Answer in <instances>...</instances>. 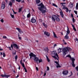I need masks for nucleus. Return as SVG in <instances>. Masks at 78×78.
Returning a JSON list of instances; mask_svg holds the SVG:
<instances>
[{
    "label": "nucleus",
    "instance_id": "1",
    "mask_svg": "<svg viewBox=\"0 0 78 78\" xmlns=\"http://www.w3.org/2000/svg\"><path fill=\"white\" fill-rule=\"evenodd\" d=\"M52 55H54L55 56H56L57 57H56V56H52L53 58H55V60H57V61H55V63L56 64V66L57 68H58V67H61V66L59 65V63L58 62H59V57H58V54L56 53V51H53L52 52Z\"/></svg>",
    "mask_w": 78,
    "mask_h": 78
},
{
    "label": "nucleus",
    "instance_id": "2",
    "mask_svg": "<svg viewBox=\"0 0 78 78\" xmlns=\"http://www.w3.org/2000/svg\"><path fill=\"white\" fill-rule=\"evenodd\" d=\"M29 56L30 57V58L31 59L32 58L34 59V60L35 61H36V62H39V63L40 62H42V59H39V58H37L36 57V55L34 54H33V53L31 52L29 54Z\"/></svg>",
    "mask_w": 78,
    "mask_h": 78
},
{
    "label": "nucleus",
    "instance_id": "3",
    "mask_svg": "<svg viewBox=\"0 0 78 78\" xmlns=\"http://www.w3.org/2000/svg\"><path fill=\"white\" fill-rule=\"evenodd\" d=\"M37 6H41V7H39L38 9L40 11H41L42 13H44L46 12V10L43 9H46V8L45 7H44V5L42 3H41L39 5H38Z\"/></svg>",
    "mask_w": 78,
    "mask_h": 78
},
{
    "label": "nucleus",
    "instance_id": "4",
    "mask_svg": "<svg viewBox=\"0 0 78 78\" xmlns=\"http://www.w3.org/2000/svg\"><path fill=\"white\" fill-rule=\"evenodd\" d=\"M62 50L63 55L65 56L67 53V51L71 50V48L69 47H65L62 48Z\"/></svg>",
    "mask_w": 78,
    "mask_h": 78
},
{
    "label": "nucleus",
    "instance_id": "5",
    "mask_svg": "<svg viewBox=\"0 0 78 78\" xmlns=\"http://www.w3.org/2000/svg\"><path fill=\"white\" fill-rule=\"evenodd\" d=\"M68 57V58H70L71 60L72 61V63H71V64L72 65V66L73 67H75V65L74 64V61H75V58H71V56L70 55H67L66 56V57L64 58H67Z\"/></svg>",
    "mask_w": 78,
    "mask_h": 78
},
{
    "label": "nucleus",
    "instance_id": "6",
    "mask_svg": "<svg viewBox=\"0 0 78 78\" xmlns=\"http://www.w3.org/2000/svg\"><path fill=\"white\" fill-rule=\"evenodd\" d=\"M51 19L53 22H55V19L57 22H59L60 21V19L55 15H53L52 16Z\"/></svg>",
    "mask_w": 78,
    "mask_h": 78
},
{
    "label": "nucleus",
    "instance_id": "7",
    "mask_svg": "<svg viewBox=\"0 0 78 78\" xmlns=\"http://www.w3.org/2000/svg\"><path fill=\"white\" fill-rule=\"evenodd\" d=\"M22 60H21L20 61V63L21 64L22 66H23V67L25 71V72H27V69H26V68H25V65H24V63H22Z\"/></svg>",
    "mask_w": 78,
    "mask_h": 78
},
{
    "label": "nucleus",
    "instance_id": "8",
    "mask_svg": "<svg viewBox=\"0 0 78 78\" xmlns=\"http://www.w3.org/2000/svg\"><path fill=\"white\" fill-rule=\"evenodd\" d=\"M69 73V71L67 70H63L62 72V74L63 75H67V74Z\"/></svg>",
    "mask_w": 78,
    "mask_h": 78
},
{
    "label": "nucleus",
    "instance_id": "9",
    "mask_svg": "<svg viewBox=\"0 0 78 78\" xmlns=\"http://www.w3.org/2000/svg\"><path fill=\"white\" fill-rule=\"evenodd\" d=\"M5 7V3L4 2H2V5H1V8L2 9H4Z\"/></svg>",
    "mask_w": 78,
    "mask_h": 78
},
{
    "label": "nucleus",
    "instance_id": "10",
    "mask_svg": "<svg viewBox=\"0 0 78 78\" xmlns=\"http://www.w3.org/2000/svg\"><path fill=\"white\" fill-rule=\"evenodd\" d=\"M16 30H17L18 31L19 33L20 34H22L23 33V31H22V30H21V29H20V28H16Z\"/></svg>",
    "mask_w": 78,
    "mask_h": 78
},
{
    "label": "nucleus",
    "instance_id": "11",
    "mask_svg": "<svg viewBox=\"0 0 78 78\" xmlns=\"http://www.w3.org/2000/svg\"><path fill=\"white\" fill-rule=\"evenodd\" d=\"M44 34L46 35V36H48V37L50 36V33H49L47 32H46V31L44 32Z\"/></svg>",
    "mask_w": 78,
    "mask_h": 78
},
{
    "label": "nucleus",
    "instance_id": "12",
    "mask_svg": "<svg viewBox=\"0 0 78 78\" xmlns=\"http://www.w3.org/2000/svg\"><path fill=\"white\" fill-rule=\"evenodd\" d=\"M13 47H15V48H17V49L19 48V46L17 45V44L14 43L13 44Z\"/></svg>",
    "mask_w": 78,
    "mask_h": 78
},
{
    "label": "nucleus",
    "instance_id": "13",
    "mask_svg": "<svg viewBox=\"0 0 78 78\" xmlns=\"http://www.w3.org/2000/svg\"><path fill=\"white\" fill-rule=\"evenodd\" d=\"M31 22L32 23H35L36 22V20L33 18L31 19Z\"/></svg>",
    "mask_w": 78,
    "mask_h": 78
},
{
    "label": "nucleus",
    "instance_id": "14",
    "mask_svg": "<svg viewBox=\"0 0 78 78\" xmlns=\"http://www.w3.org/2000/svg\"><path fill=\"white\" fill-rule=\"evenodd\" d=\"M62 50V48H59L58 49V53L59 54L60 53H61V52Z\"/></svg>",
    "mask_w": 78,
    "mask_h": 78
},
{
    "label": "nucleus",
    "instance_id": "15",
    "mask_svg": "<svg viewBox=\"0 0 78 78\" xmlns=\"http://www.w3.org/2000/svg\"><path fill=\"white\" fill-rule=\"evenodd\" d=\"M69 8H73V3L72 2H70L69 4Z\"/></svg>",
    "mask_w": 78,
    "mask_h": 78
},
{
    "label": "nucleus",
    "instance_id": "16",
    "mask_svg": "<svg viewBox=\"0 0 78 78\" xmlns=\"http://www.w3.org/2000/svg\"><path fill=\"white\" fill-rule=\"evenodd\" d=\"M69 33H70V31H69V28L68 27H67L66 34L69 35Z\"/></svg>",
    "mask_w": 78,
    "mask_h": 78
},
{
    "label": "nucleus",
    "instance_id": "17",
    "mask_svg": "<svg viewBox=\"0 0 78 78\" xmlns=\"http://www.w3.org/2000/svg\"><path fill=\"white\" fill-rule=\"evenodd\" d=\"M60 12V15L62 17L64 18V15L63 14V13L62 12Z\"/></svg>",
    "mask_w": 78,
    "mask_h": 78
},
{
    "label": "nucleus",
    "instance_id": "18",
    "mask_svg": "<svg viewBox=\"0 0 78 78\" xmlns=\"http://www.w3.org/2000/svg\"><path fill=\"white\" fill-rule=\"evenodd\" d=\"M68 34H66V35L64 37L65 39H69V36H68Z\"/></svg>",
    "mask_w": 78,
    "mask_h": 78
},
{
    "label": "nucleus",
    "instance_id": "19",
    "mask_svg": "<svg viewBox=\"0 0 78 78\" xmlns=\"http://www.w3.org/2000/svg\"><path fill=\"white\" fill-rule=\"evenodd\" d=\"M11 47H9V48L10 50H11V48H12V49H13V45H12V44L11 45Z\"/></svg>",
    "mask_w": 78,
    "mask_h": 78
},
{
    "label": "nucleus",
    "instance_id": "20",
    "mask_svg": "<svg viewBox=\"0 0 78 78\" xmlns=\"http://www.w3.org/2000/svg\"><path fill=\"white\" fill-rule=\"evenodd\" d=\"M9 6H10V7H11L12 6V3L11 2V1H10L9 3Z\"/></svg>",
    "mask_w": 78,
    "mask_h": 78
},
{
    "label": "nucleus",
    "instance_id": "21",
    "mask_svg": "<svg viewBox=\"0 0 78 78\" xmlns=\"http://www.w3.org/2000/svg\"><path fill=\"white\" fill-rule=\"evenodd\" d=\"M23 8V7H21L19 9L18 12H21L22 11V9Z\"/></svg>",
    "mask_w": 78,
    "mask_h": 78
},
{
    "label": "nucleus",
    "instance_id": "22",
    "mask_svg": "<svg viewBox=\"0 0 78 78\" xmlns=\"http://www.w3.org/2000/svg\"><path fill=\"white\" fill-rule=\"evenodd\" d=\"M53 34L54 35V37H55V38H58V37H57V36H56V34H55V32H53Z\"/></svg>",
    "mask_w": 78,
    "mask_h": 78
},
{
    "label": "nucleus",
    "instance_id": "23",
    "mask_svg": "<svg viewBox=\"0 0 78 78\" xmlns=\"http://www.w3.org/2000/svg\"><path fill=\"white\" fill-rule=\"evenodd\" d=\"M36 2L37 4H39V3H41V1L40 0H37L36 1Z\"/></svg>",
    "mask_w": 78,
    "mask_h": 78
},
{
    "label": "nucleus",
    "instance_id": "24",
    "mask_svg": "<svg viewBox=\"0 0 78 78\" xmlns=\"http://www.w3.org/2000/svg\"><path fill=\"white\" fill-rule=\"evenodd\" d=\"M31 16V15H30V13L28 14L27 15V18H29V17H30Z\"/></svg>",
    "mask_w": 78,
    "mask_h": 78
},
{
    "label": "nucleus",
    "instance_id": "25",
    "mask_svg": "<svg viewBox=\"0 0 78 78\" xmlns=\"http://www.w3.org/2000/svg\"><path fill=\"white\" fill-rule=\"evenodd\" d=\"M9 77H10V75H6L5 74V78H9Z\"/></svg>",
    "mask_w": 78,
    "mask_h": 78
},
{
    "label": "nucleus",
    "instance_id": "26",
    "mask_svg": "<svg viewBox=\"0 0 78 78\" xmlns=\"http://www.w3.org/2000/svg\"><path fill=\"white\" fill-rule=\"evenodd\" d=\"M46 59L48 62H50V59H49V58H48V56L46 55Z\"/></svg>",
    "mask_w": 78,
    "mask_h": 78
},
{
    "label": "nucleus",
    "instance_id": "27",
    "mask_svg": "<svg viewBox=\"0 0 78 78\" xmlns=\"http://www.w3.org/2000/svg\"><path fill=\"white\" fill-rule=\"evenodd\" d=\"M43 25L44 27H45V28H47V25L45 24V23H43Z\"/></svg>",
    "mask_w": 78,
    "mask_h": 78
},
{
    "label": "nucleus",
    "instance_id": "28",
    "mask_svg": "<svg viewBox=\"0 0 78 78\" xmlns=\"http://www.w3.org/2000/svg\"><path fill=\"white\" fill-rule=\"evenodd\" d=\"M65 9H66V12H69V9H68V8H67V7H66L65 8Z\"/></svg>",
    "mask_w": 78,
    "mask_h": 78
},
{
    "label": "nucleus",
    "instance_id": "29",
    "mask_svg": "<svg viewBox=\"0 0 78 78\" xmlns=\"http://www.w3.org/2000/svg\"><path fill=\"white\" fill-rule=\"evenodd\" d=\"M10 2L12 3H15V0H12Z\"/></svg>",
    "mask_w": 78,
    "mask_h": 78
},
{
    "label": "nucleus",
    "instance_id": "30",
    "mask_svg": "<svg viewBox=\"0 0 78 78\" xmlns=\"http://www.w3.org/2000/svg\"><path fill=\"white\" fill-rule=\"evenodd\" d=\"M12 54L13 55H16V51H15L14 52H12Z\"/></svg>",
    "mask_w": 78,
    "mask_h": 78
},
{
    "label": "nucleus",
    "instance_id": "31",
    "mask_svg": "<svg viewBox=\"0 0 78 78\" xmlns=\"http://www.w3.org/2000/svg\"><path fill=\"white\" fill-rule=\"evenodd\" d=\"M12 18H13V19H14V15H12V14H10Z\"/></svg>",
    "mask_w": 78,
    "mask_h": 78
},
{
    "label": "nucleus",
    "instance_id": "32",
    "mask_svg": "<svg viewBox=\"0 0 78 78\" xmlns=\"http://www.w3.org/2000/svg\"><path fill=\"white\" fill-rule=\"evenodd\" d=\"M73 23H75V19H74V18L73 17Z\"/></svg>",
    "mask_w": 78,
    "mask_h": 78
},
{
    "label": "nucleus",
    "instance_id": "33",
    "mask_svg": "<svg viewBox=\"0 0 78 78\" xmlns=\"http://www.w3.org/2000/svg\"><path fill=\"white\" fill-rule=\"evenodd\" d=\"M1 76L2 77H5V74L4 75L3 74H2L1 75Z\"/></svg>",
    "mask_w": 78,
    "mask_h": 78
},
{
    "label": "nucleus",
    "instance_id": "34",
    "mask_svg": "<svg viewBox=\"0 0 78 78\" xmlns=\"http://www.w3.org/2000/svg\"><path fill=\"white\" fill-rule=\"evenodd\" d=\"M18 36L19 37V39H20V40H21V39H22V38H21V37H19V34H18Z\"/></svg>",
    "mask_w": 78,
    "mask_h": 78
},
{
    "label": "nucleus",
    "instance_id": "35",
    "mask_svg": "<svg viewBox=\"0 0 78 78\" xmlns=\"http://www.w3.org/2000/svg\"><path fill=\"white\" fill-rule=\"evenodd\" d=\"M53 6H55V7H58V6L56 5V4L53 3L52 4Z\"/></svg>",
    "mask_w": 78,
    "mask_h": 78
},
{
    "label": "nucleus",
    "instance_id": "36",
    "mask_svg": "<svg viewBox=\"0 0 78 78\" xmlns=\"http://www.w3.org/2000/svg\"><path fill=\"white\" fill-rule=\"evenodd\" d=\"M3 57H5V56H6V55L5 54V52L3 53Z\"/></svg>",
    "mask_w": 78,
    "mask_h": 78
},
{
    "label": "nucleus",
    "instance_id": "37",
    "mask_svg": "<svg viewBox=\"0 0 78 78\" xmlns=\"http://www.w3.org/2000/svg\"><path fill=\"white\" fill-rule=\"evenodd\" d=\"M15 59L16 60H17V55H16L15 56Z\"/></svg>",
    "mask_w": 78,
    "mask_h": 78
},
{
    "label": "nucleus",
    "instance_id": "38",
    "mask_svg": "<svg viewBox=\"0 0 78 78\" xmlns=\"http://www.w3.org/2000/svg\"><path fill=\"white\" fill-rule=\"evenodd\" d=\"M47 70H48H48H49L50 69V68H49V67L48 66H47Z\"/></svg>",
    "mask_w": 78,
    "mask_h": 78
},
{
    "label": "nucleus",
    "instance_id": "39",
    "mask_svg": "<svg viewBox=\"0 0 78 78\" xmlns=\"http://www.w3.org/2000/svg\"><path fill=\"white\" fill-rule=\"evenodd\" d=\"M23 20H25V16L24 15H23Z\"/></svg>",
    "mask_w": 78,
    "mask_h": 78
},
{
    "label": "nucleus",
    "instance_id": "40",
    "mask_svg": "<svg viewBox=\"0 0 78 78\" xmlns=\"http://www.w3.org/2000/svg\"><path fill=\"white\" fill-rule=\"evenodd\" d=\"M3 37L4 39H7V37L6 36H3Z\"/></svg>",
    "mask_w": 78,
    "mask_h": 78
},
{
    "label": "nucleus",
    "instance_id": "41",
    "mask_svg": "<svg viewBox=\"0 0 78 78\" xmlns=\"http://www.w3.org/2000/svg\"><path fill=\"white\" fill-rule=\"evenodd\" d=\"M70 72H71V75L69 76H72V75H73V73H72V72L71 71Z\"/></svg>",
    "mask_w": 78,
    "mask_h": 78
},
{
    "label": "nucleus",
    "instance_id": "42",
    "mask_svg": "<svg viewBox=\"0 0 78 78\" xmlns=\"http://www.w3.org/2000/svg\"><path fill=\"white\" fill-rule=\"evenodd\" d=\"M76 69L77 71H78V66H77L76 67Z\"/></svg>",
    "mask_w": 78,
    "mask_h": 78
},
{
    "label": "nucleus",
    "instance_id": "43",
    "mask_svg": "<svg viewBox=\"0 0 78 78\" xmlns=\"http://www.w3.org/2000/svg\"><path fill=\"white\" fill-rule=\"evenodd\" d=\"M16 1H17V2H20V1H22V0H16Z\"/></svg>",
    "mask_w": 78,
    "mask_h": 78
},
{
    "label": "nucleus",
    "instance_id": "44",
    "mask_svg": "<svg viewBox=\"0 0 78 78\" xmlns=\"http://www.w3.org/2000/svg\"><path fill=\"white\" fill-rule=\"evenodd\" d=\"M62 6H63V8H64L66 7V6L63 4L62 5Z\"/></svg>",
    "mask_w": 78,
    "mask_h": 78
},
{
    "label": "nucleus",
    "instance_id": "45",
    "mask_svg": "<svg viewBox=\"0 0 78 78\" xmlns=\"http://www.w3.org/2000/svg\"><path fill=\"white\" fill-rule=\"evenodd\" d=\"M74 12L75 14H77V11H74Z\"/></svg>",
    "mask_w": 78,
    "mask_h": 78
},
{
    "label": "nucleus",
    "instance_id": "46",
    "mask_svg": "<svg viewBox=\"0 0 78 78\" xmlns=\"http://www.w3.org/2000/svg\"><path fill=\"white\" fill-rule=\"evenodd\" d=\"M1 22H4V21L3 20V19H2V20H1Z\"/></svg>",
    "mask_w": 78,
    "mask_h": 78
},
{
    "label": "nucleus",
    "instance_id": "47",
    "mask_svg": "<svg viewBox=\"0 0 78 78\" xmlns=\"http://www.w3.org/2000/svg\"><path fill=\"white\" fill-rule=\"evenodd\" d=\"M45 49L46 50H47V51H48V47L46 48Z\"/></svg>",
    "mask_w": 78,
    "mask_h": 78
},
{
    "label": "nucleus",
    "instance_id": "48",
    "mask_svg": "<svg viewBox=\"0 0 78 78\" xmlns=\"http://www.w3.org/2000/svg\"><path fill=\"white\" fill-rule=\"evenodd\" d=\"M57 46V45H56V44H55L54 45V47H56Z\"/></svg>",
    "mask_w": 78,
    "mask_h": 78
},
{
    "label": "nucleus",
    "instance_id": "49",
    "mask_svg": "<svg viewBox=\"0 0 78 78\" xmlns=\"http://www.w3.org/2000/svg\"><path fill=\"white\" fill-rule=\"evenodd\" d=\"M61 5H63V4H65H65H66V3L64 2V3H61Z\"/></svg>",
    "mask_w": 78,
    "mask_h": 78
},
{
    "label": "nucleus",
    "instance_id": "50",
    "mask_svg": "<svg viewBox=\"0 0 78 78\" xmlns=\"http://www.w3.org/2000/svg\"><path fill=\"white\" fill-rule=\"evenodd\" d=\"M73 29L74 30V31H76V29L75 28V27L73 28Z\"/></svg>",
    "mask_w": 78,
    "mask_h": 78
},
{
    "label": "nucleus",
    "instance_id": "51",
    "mask_svg": "<svg viewBox=\"0 0 78 78\" xmlns=\"http://www.w3.org/2000/svg\"><path fill=\"white\" fill-rule=\"evenodd\" d=\"M72 25V27L73 28H74L75 27V26H74V25H73L72 24H71Z\"/></svg>",
    "mask_w": 78,
    "mask_h": 78
},
{
    "label": "nucleus",
    "instance_id": "52",
    "mask_svg": "<svg viewBox=\"0 0 78 78\" xmlns=\"http://www.w3.org/2000/svg\"><path fill=\"white\" fill-rule=\"evenodd\" d=\"M19 76V75L18 74L17 75V76H16V78H18Z\"/></svg>",
    "mask_w": 78,
    "mask_h": 78
},
{
    "label": "nucleus",
    "instance_id": "53",
    "mask_svg": "<svg viewBox=\"0 0 78 78\" xmlns=\"http://www.w3.org/2000/svg\"><path fill=\"white\" fill-rule=\"evenodd\" d=\"M36 69L37 70V71H38V68H37V67H36Z\"/></svg>",
    "mask_w": 78,
    "mask_h": 78
},
{
    "label": "nucleus",
    "instance_id": "54",
    "mask_svg": "<svg viewBox=\"0 0 78 78\" xmlns=\"http://www.w3.org/2000/svg\"><path fill=\"white\" fill-rule=\"evenodd\" d=\"M13 13L14 14H17V12H13Z\"/></svg>",
    "mask_w": 78,
    "mask_h": 78
},
{
    "label": "nucleus",
    "instance_id": "55",
    "mask_svg": "<svg viewBox=\"0 0 78 78\" xmlns=\"http://www.w3.org/2000/svg\"><path fill=\"white\" fill-rule=\"evenodd\" d=\"M66 42V41H65L64 40H63V43H65V42Z\"/></svg>",
    "mask_w": 78,
    "mask_h": 78
},
{
    "label": "nucleus",
    "instance_id": "56",
    "mask_svg": "<svg viewBox=\"0 0 78 78\" xmlns=\"http://www.w3.org/2000/svg\"><path fill=\"white\" fill-rule=\"evenodd\" d=\"M78 6H76V9H78Z\"/></svg>",
    "mask_w": 78,
    "mask_h": 78
},
{
    "label": "nucleus",
    "instance_id": "57",
    "mask_svg": "<svg viewBox=\"0 0 78 78\" xmlns=\"http://www.w3.org/2000/svg\"><path fill=\"white\" fill-rule=\"evenodd\" d=\"M45 75H46V73H45L44 74V76H45Z\"/></svg>",
    "mask_w": 78,
    "mask_h": 78
},
{
    "label": "nucleus",
    "instance_id": "58",
    "mask_svg": "<svg viewBox=\"0 0 78 78\" xmlns=\"http://www.w3.org/2000/svg\"><path fill=\"white\" fill-rule=\"evenodd\" d=\"M2 50H3V49L0 48V51H2Z\"/></svg>",
    "mask_w": 78,
    "mask_h": 78
},
{
    "label": "nucleus",
    "instance_id": "59",
    "mask_svg": "<svg viewBox=\"0 0 78 78\" xmlns=\"http://www.w3.org/2000/svg\"><path fill=\"white\" fill-rule=\"evenodd\" d=\"M64 44H65V45H66L67 44V43L66 42H65L64 43Z\"/></svg>",
    "mask_w": 78,
    "mask_h": 78
},
{
    "label": "nucleus",
    "instance_id": "60",
    "mask_svg": "<svg viewBox=\"0 0 78 78\" xmlns=\"http://www.w3.org/2000/svg\"><path fill=\"white\" fill-rule=\"evenodd\" d=\"M76 6H78V3H76Z\"/></svg>",
    "mask_w": 78,
    "mask_h": 78
},
{
    "label": "nucleus",
    "instance_id": "61",
    "mask_svg": "<svg viewBox=\"0 0 78 78\" xmlns=\"http://www.w3.org/2000/svg\"><path fill=\"white\" fill-rule=\"evenodd\" d=\"M71 16L72 17H73V15L72 14H71Z\"/></svg>",
    "mask_w": 78,
    "mask_h": 78
},
{
    "label": "nucleus",
    "instance_id": "62",
    "mask_svg": "<svg viewBox=\"0 0 78 78\" xmlns=\"http://www.w3.org/2000/svg\"><path fill=\"white\" fill-rule=\"evenodd\" d=\"M76 41H78V39L77 38H76Z\"/></svg>",
    "mask_w": 78,
    "mask_h": 78
},
{
    "label": "nucleus",
    "instance_id": "63",
    "mask_svg": "<svg viewBox=\"0 0 78 78\" xmlns=\"http://www.w3.org/2000/svg\"><path fill=\"white\" fill-rule=\"evenodd\" d=\"M18 69L19 70H20V66H19V68H18Z\"/></svg>",
    "mask_w": 78,
    "mask_h": 78
},
{
    "label": "nucleus",
    "instance_id": "64",
    "mask_svg": "<svg viewBox=\"0 0 78 78\" xmlns=\"http://www.w3.org/2000/svg\"><path fill=\"white\" fill-rule=\"evenodd\" d=\"M22 3H24V1H23L21 2Z\"/></svg>",
    "mask_w": 78,
    "mask_h": 78
}]
</instances>
